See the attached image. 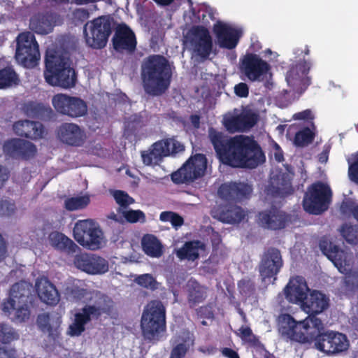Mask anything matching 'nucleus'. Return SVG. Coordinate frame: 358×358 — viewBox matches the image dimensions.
<instances>
[{"label":"nucleus","mask_w":358,"mask_h":358,"mask_svg":"<svg viewBox=\"0 0 358 358\" xmlns=\"http://www.w3.org/2000/svg\"><path fill=\"white\" fill-rule=\"evenodd\" d=\"M208 138L220 162L233 168L255 169L266 160L259 144L244 136L230 137L213 127Z\"/></svg>","instance_id":"nucleus-1"},{"label":"nucleus","mask_w":358,"mask_h":358,"mask_svg":"<svg viewBox=\"0 0 358 358\" xmlns=\"http://www.w3.org/2000/svg\"><path fill=\"white\" fill-rule=\"evenodd\" d=\"M329 306V299L325 294L319 290L310 289L301 306L308 316L302 321L296 322L290 315H282L280 320L279 333L286 339L303 331H310L312 327L321 329L323 322L317 315L326 310Z\"/></svg>","instance_id":"nucleus-2"},{"label":"nucleus","mask_w":358,"mask_h":358,"mask_svg":"<svg viewBox=\"0 0 358 358\" xmlns=\"http://www.w3.org/2000/svg\"><path fill=\"white\" fill-rule=\"evenodd\" d=\"M173 71L163 55H151L141 65V78L145 92L152 96L164 94L170 87Z\"/></svg>","instance_id":"nucleus-3"},{"label":"nucleus","mask_w":358,"mask_h":358,"mask_svg":"<svg viewBox=\"0 0 358 358\" xmlns=\"http://www.w3.org/2000/svg\"><path fill=\"white\" fill-rule=\"evenodd\" d=\"M324 324L322 328L314 327L310 331L306 330L296 334L294 336L286 338V341L299 343H314L315 348L328 355H336L348 349L349 341L345 334L333 331H324Z\"/></svg>","instance_id":"nucleus-4"},{"label":"nucleus","mask_w":358,"mask_h":358,"mask_svg":"<svg viewBox=\"0 0 358 358\" xmlns=\"http://www.w3.org/2000/svg\"><path fill=\"white\" fill-rule=\"evenodd\" d=\"M44 78L48 84L63 88L74 87L77 80L69 58L54 48L46 50Z\"/></svg>","instance_id":"nucleus-5"},{"label":"nucleus","mask_w":358,"mask_h":358,"mask_svg":"<svg viewBox=\"0 0 358 358\" xmlns=\"http://www.w3.org/2000/svg\"><path fill=\"white\" fill-rule=\"evenodd\" d=\"M113 308V301L107 296H103L96 305H85L74 314L73 322L68 327L67 334L71 337L81 336L87 323L92 319L98 320L103 314L109 315Z\"/></svg>","instance_id":"nucleus-6"},{"label":"nucleus","mask_w":358,"mask_h":358,"mask_svg":"<svg viewBox=\"0 0 358 358\" xmlns=\"http://www.w3.org/2000/svg\"><path fill=\"white\" fill-rule=\"evenodd\" d=\"M144 338L149 341L158 340L166 329V308L162 301H150L144 309L141 321Z\"/></svg>","instance_id":"nucleus-7"},{"label":"nucleus","mask_w":358,"mask_h":358,"mask_svg":"<svg viewBox=\"0 0 358 358\" xmlns=\"http://www.w3.org/2000/svg\"><path fill=\"white\" fill-rule=\"evenodd\" d=\"M113 20L108 15H102L88 21L83 27L86 43L94 49L103 48L112 34Z\"/></svg>","instance_id":"nucleus-8"},{"label":"nucleus","mask_w":358,"mask_h":358,"mask_svg":"<svg viewBox=\"0 0 358 358\" xmlns=\"http://www.w3.org/2000/svg\"><path fill=\"white\" fill-rule=\"evenodd\" d=\"M73 238L83 247L96 250L101 248L103 234L92 220H78L73 230Z\"/></svg>","instance_id":"nucleus-9"},{"label":"nucleus","mask_w":358,"mask_h":358,"mask_svg":"<svg viewBox=\"0 0 358 358\" xmlns=\"http://www.w3.org/2000/svg\"><path fill=\"white\" fill-rule=\"evenodd\" d=\"M331 197V191L327 185L322 182L313 183L304 194L303 209L310 214H321L328 208Z\"/></svg>","instance_id":"nucleus-10"},{"label":"nucleus","mask_w":358,"mask_h":358,"mask_svg":"<svg viewBox=\"0 0 358 358\" xmlns=\"http://www.w3.org/2000/svg\"><path fill=\"white\" fill-rule=\"evenodd\" d=\"M15 58L26 68L37 66L40 59L39 45L34 34L31 31H24L16 38Z\"/></svg>","instance_id":"nucleus-11"},{"label":"nucleus","mask_w":358,"mask_h":358,"mask_svg":"<svg viewBox=\"0 0 358 358\" xmlns=\"http://www.w3.org/2000/svg\"><path fill=\"white\" fill-rule=\"evenodd\" d=\"M185 146L173 138H165L154 143L148 150L141 152L143 163L145 166L158 164L164 157L182 152Z\"/></svg>","instance_id":"nucleus-12"},{"label":"nucleus","mask_w":358,"mask_h":358,"mask_svg":"<svg viewBox=\"0 0 358 358\" xmlns=\"http://www.w3.org/2000/svg\"><path fill=\"white\" fill-rule=\"evenodd\" d=\"M207 163L203 154L191 156L181 168L171 175V180L176 184L193 182L204 176Z\"/></svg>","instance_id":"nucleus-13"},{"label":"nucleus","mask_w":358,"mask_h":358,"mask_svg":"<svg viewBox=\"0 0 358 358\" xmlns=\"http://www.w3.org/2000/svg\"><path fill=\"white\" fill-rule=\"evenodd\" d=\"M185 43L203 59L209 57L213 51V39L208 29L203 25L192 26L184 36Z\"/></svg>","instance_id":"nucleus-14"},{"label":"nucleus","mask_w":358,"mask_h":358,"mask_svg":"<svg viewBox=\"0 0 358 358\" xmlns=\"http://www.w3.org/2000/svg\"><path fill=\"white\" fill-rule=\"evenodd\" d=\"M52 104L58 113L72 118L85 116L87 113L86 102L79 97L57 94L52 97Z\"/></svg>","instance_id":"nucleus-15"},{"label":"nucleus","mask_w":358,"mask_h":358,"mask_svg":"<svg viewBox=\"0 0 358 358\" xmlns=\"http://www.w3.org/2000/svg\"><path fill=\"white\" fill-rule=\"evenodd\" d=\"M240 70L252 82L260 81L271 69L269 64L258 55L248 52L240 59Z\"/></svg>","instance_id":"nucleus-16"},{"label":"nucleus","mask_w":358,"mask_h":358,"mask_svg":"<svg viewBox=\"0 0 358 358\" xmlns=\"http://www.w3.org/2000/svg\"><path fill=\"white\" fill-rule=\"evenodd\" d=\"M311 66L312 62L304 59L292 65L286 73L288 85L303 93L311 84V78L308 76Z\"/></svg>","instance_id":"nucleus-17"},{"label":"nucleus","mask_w":358,"mask_h":358,"mask_svg":"<svg viewBox=\"0 0 358 358\" xmlns=\"http://www.w3.org/2000/svg\"><path fill=\"white\" fill-rule=\"evenodd\" d=\"M283 265L280 251L273 247L266 249L261 258L259 265V272L264 280L274 278L280 272Z\"/></svg>","instance_id":"nucleus-18"},{"label":"nucleus","mask_w":358,"mask_h":358,"mask_svg":"<svg viewBox=\"0 0 358 358\" xmlns=\"http://www.w3.org/2000/svg\"><path fill=\"white\" fill-rule=\"evenodd\" d=\"M3 151L6 156L12 159L29 160L36 155L37 149L30 141L14 138L3 143Z\"/></svg>","instance_id":"nucleus-19"},{"label":"nucleus","mask_w":358,"mask_h":358,"mask_svg":"<svg viewBox=\"0 0 358 358\" xmlns=\"http://www.w3.org/2000/svg\"><path fill=\"white\" fill-rule=\"evenodd\" d=\"M112 43L116 52L129 55L135 52L137 45L134 32L126 24H122L116 29Z\"/></svg>","instance_id":"nucleus-20"},{"label":"nucleus","mask_w":358,"mask_h":358,"mask_svg":"<svg viewBox=\"0 0 358 358\" xmlns=\"http://www.w3.org/2000/svg\"><path fill=\"white\" fill-rule=\"evenodd\" d=\"M74 264L78 268L88 274H103L108 271V261L96 255L84 253L76 255Z\"/></svg>","instance_id":"nucleus-21"},{"label":"nucleus","mask_w":358,"mask_h":358,"mask_svg":"<svg viewBox=\"0 0 358 358\" xmlns=\"http://www.w3.org/2000/svg\"><path fill=\"white\" fill-rule=\"evenodd\" d=\"M252 189V186L248 183L231 182L221 185L218 194L226 201H242L250 196Z\"/></svg>","instance_id":"nucleus-22"},{"label":"nucleus","mask_w":358,"mask_h":358,"mask_svg":"<svg viewBox=\"0 0 358 358\" xmlns=\"http://www.w3.org/2000/svg\"><path fill=\"white\" fill-rule=\"evenodd\" d=\"M289 220L288 215L275 206L261 211L258 214L259 224L264 228L271 230L284 229Z\"/></svg>","instance_id":"nucleus-23"},{"label":"nucleus","mask_w":358,"mask_h":358,"mask_svg":"<svg viewBox=\"0 0 358 358\" xmlns=\"http://www.w3.org/2000/svg\"><path fill=\"white\" fill-rule=\"evenodd\" d=\"M213 218L227 224H238L245 217L246 213L243 208L234 204H220L211 210Z\"/></svg>","instance_id":"nucleus-24"},{"label":"nucleus","mask_w":358,"mask_h":358,"mask_svg":"<svg viewBox=\"0 0 358 358\" xmlns=\"http://www.w3.org/2000/svg\"><path fill=\"white\" fill-rule=\"evenodd\" d=\"M310 289L301 276L291 278L283 289L285 299L292 303L296 305L303 304Z\"/></svg>","instance_id":"nucleus-25"},{"label":"nucleus","mask_w":358,"mask_h":358,"mask_svg":"<svg viewBox=\"0 0 358 358\" xmlns=\"http://www.w3.org/2000/svg\"><path fill=\"white\" fill-rule=\"evenodd\" d=\"M57 135L61 142L73 147L82 146L85 141V133L75 123L64 122L57 129Z\"/></svg>","instance_id":"nucleus-26"},{"label":"nucleus","mask_w":358,"mask_h":358,"mask_svg":"<svg viewBox=\"0 0 358 358\" xmlns=\"http://www.w3.org/2000/svg\"><path fill=\"white\" fill-rule=\"evenodd\" d=\"M213 31L220 47L229 50L236 47L241 36L238 29L220 22L214 25Z\"/></svg>","instance_id":"nucleus-27"},{"label":"nucleus","mask_w":358,"mask_h":358,"mask_svg":"<svg viewBox=\"0 0 358 358\" xmlns=\"http://www.w3.org/2000/svg\"><path fill=\"white\" fill-rule=\"evenodd\" d=\"M13 130L15 135L31 140L43 138L45 127L39 122L29 120H21L14 122Z\"/></svg>","instance_id":"nucleus-28"},{"label":"nucleus","mask_w":358,"mask_h":358,"mask_svg":"<svg viewBox=\"0 0 358 358\" xmlns=\"http://www.w3.org/2000/svg\"><path fill=\"white\" fill-rule=\"evenodd\" d=\"M320 248L340 273L343 274L348 273L349 268H347L346 254L344 250L327 240L320 241Z\"/></svg>","instance_id":"nucleus-29"},{"label":"nucleus","mask_w":358,"mask_h":358,"mask_svg":"<svg viewBox=\"0 0 358 358\" xmlns=\"http://www.w3.org/2000/svg\"><path fill=\"white\" fill-rule=\"evenodd\" d=\"M293 173H280L271 178L268 192L275 197H285L293 194Z\"/></svg>","instance_id":"nucleus-30"},{"label":"nucleus","mask_w":358,"mask_h":358,"mask_svg":"<svg viewBox=\"0 0 358 358\" xmlns=\"http://www.w3.org/2000/svg\"><path fill=\"white\" fill-rule=\"evenodd\" d=\"M29 294L30 290L25 282L20 281L13 285L10 289L8 299L3 303V312H10V310L15 308V303H27Z\"/></svg>","instance_id":"nucleus-31"},{"label":"nucleus","mask_w":358,"mask_h":358,"mask_svg":"<svg viewBox=\"0 0 358 358\" xmlns=\"http://www.w3.org/2000/svg\"><path fill=\"white\" fill-rule=\"evenodd\" d=\"M22 110L25 115L31 119L49 120L53 115V110L50 106L33 101L24 103Z\"/></svg>","instance_id":"nucleus-32"},{"label":"nucleus","mask_w":358,"mask_h":358,"mask_svg":"<svg viewBox=\"0 0 358 358\" xmlns=\"http://www.w3.org/2000/svg\"><path fill=\"white\" fill-rule=\"evenodd\" d=\"M208 288L196 280H190L187 284V302L189 308L203 302L207 297Z\"/></svg>","instance_id":"nucleus-33"},{"label":"nucleus","mask_w":358,"mask_h":358,"mask_svg":"<svg viewBox=\"0 0 358 358\" xmlns=\"http://www.w3.org/2000/svg\"><path fill=\"white\" fill-rule=\"evenodd\" d=\"M36 291L40 299L48 305H56L59 301V294L55 286L48 280L36 284Z\"/></svg>","instance_id":"nucleus-34"},{"label":"nucleus","mask_w":358,"mask_h":358,"mask_svg":"<svg viewBox=\"0 0 358 358\" xmlns=\"http://www.w3.org/2000/svg\"><path fill=\"white\" fill-rule=\"evenodd\" d=\"M144 252L151 257L159 258L163 255V245L153 234H145L141 240Z\"/></svg>","instance_id":"nucleus-35"},{"label":"nucleus","mask_w":358,"mask_h":358,"mask_svg":"<svg viewBox=\"0 0 358 358\" xmlns=\"http://www.w3.org/2000/svg\"><path fill=\"white\" fill-rule=\"evenodd\" d=\"M49 241L51 245L56 249L76 252L78 249L77 245L64 234L55 231L49 235Z\"/></svg>","instance_id":"nucleus-36"},{"label":"nucleus","mask_w":358,"mask_h":358,"mask_svg":"<svg viewBox=\"0 0 358 358\" xmlns=\"http://www.w3.org/2000/svg\"><path fill=\"white\" fill-rule=\"evenodd\" d=\"M202 246L199 241H187L176 251V256L181 260L195 261L199 257V249Z\"/></svg>","instance_id":"nucleus-37"},{"label":"nucleus","mask_w":358,"mask_h":358,"mask_svg":"<svg viewBox=\"0 0 358 358\" xmlns=\"http://www.w3.org/2000/svg\"><path fill=\"white\" fill-rule=\"evenodd\" d=\"M0 60V90H4L17 85L20 79L17 73L11 65H1Z\"/></svg>","instance_id":"nucleus-38"},{"label":"nucleus","mask_w":358,"mask_h":358,"mask_svg":"<svg viewBox=\"0 0 358 358\" xmlns=\"http://www.w3.org/2000/svg\"><path fill=\"white\" fill-rule=\"evenodd\" d=\"M30 29L39 34H48L52 30V26L48 17L38 15L30 20Z\"/></svg>","instance_id":"nucleus-39"},{"label":"nucleus","mask_w":358,"mask_h":358,"mask_svg":"<svg viewBox=\"0 0 358 358\" xmlns=\"http://www.w3.org/2000/svg\"><path fill=\"white\" fill-rule=\"evenodd\" d=\"M50 316L49 313H43L38 316L37 324L40 329L43 331H46L51 336H57L58 328L62 323V319L60 317H57L55 321L56 327L53 329L50 324Z\"/></svg>","instance_id":"nucleus-40"},{"label":"nucleus","mask_w":358,"mask_h":358,"mask_svg":"<svg viewBox=\"0 0 358 358\" xmlns=\"http://www.w3.org/2000/svg\"><path fill=\"white\" fill-rule=\"evenodd\" d=\"M6 313L10 317L13 322L21 323L29 318L30 310L29 309L27 303L20 304L15 303V308L10 310V312Z\"/></svg>","instance_id":"nucleus-41"},{"label":"nucleus","mask_w":358,"mask_h":358,"mask_svg":"<svg viewBox=\"0 0 358 358\" xmlns=\"http://www.w3.org/2000/svg\"><path fill=\"white\" fill-rule=\"evenodd\" d=\"M20 338L17 331L10 324L0 322V343L10 344Z\"/></svg>","instance_id":"nucleus-42"},{"label":"nucleus","mask_w":358,"mask_h":358,"mask_svg":"<svg viewBox=\"0 0 358 358\" xmlns=\"http://www.w3.org/2000/svg\"><path fill=\"white\" fill-rule=\"evenodd\" d=\"M90 197L87 195L67 198L64 201V208L69 211L83 209L90 203Z\"/></svg>","instance_id":"nucleus-43"},{"label":"nucleus","mask_w":358,"mask_h":358,"mask_svg":"<svg viewBox=\"0 0 358 358\" xmlns=\"http://www.w3.org/2000/svg\"><path fill=\"white\" fill-rule=\"evenodd\" d=\"M315 138V134L308 127H305L302 130L296 133L294 142L296 146L303 147L313 142Z\"/></svg>","instance_id":"nucleus-44"},{"label":"nucleus","mask_w":358,"mask_h":358,"mask_svg":"<svg viewBox=\"0 0 358 358\" xmlns=\"http://www.w3.org/2000/svg\"><path fill=\"white\" fill-rule=\"evenodd\" d=\"M236 334L243 341L252 347H257L259 344L258 337L252 333L251 328L248 326H241Z\"/></svg>","instance_id":"nucleus-45"},{"label":"nucleus","mask_w":358,"mask_h":358,"mask_svg":"<svg viewBox=\"0 0 358 358\" xmlns=\"http://www.w3.org/2000/svg\"><path fill=\"white\" fill-rule=\"evenodd\" d=\"M341 231L348 243L351 244L358 243V225L343 224Z\"/></svg>","instance_id":"nucleus-46"},{"label":"nucleus","mask_w":358,"mask_h":358,"mask_svg":"<svg viewBox=\"0 0 358 358\" xmlns=\"http://www.w3.org/2000/svg\"><path fill=\"white\" fill-rule=\"evenodd\" d=\"M223 125L229 133L243 131L239 115L224 117Z\"/></svg>","instance_id":"nucleus-47"},{"label":"nucleus","mask_w":358,"mask_h":358,"mask_svg":"<svg viewBox=\"0 0 358 358\" xmlns=\"http://www.w3.org/2000/svg\"><path fill=\"white\" fill-rule=\"evenodd\" d=\"M135 282L147 289L155 290L157 289V282L151 274L145 273L137 276L135 279Z\"/></svg>","instance_id":"nucleus-48"},{"label":"nucleus","mask_w":358,"mask_h":358,"mask_svg":"<svg viewBox=\"0 0 358 358\" xmlns=\"http://www.w3.org/2000/svg\"><path fill=\"white\" fill-rule=\"evenodd\" d=\"M122 215L127 222L129 223H136L138 222H144L145 221V215L141 210H123Z\"/></svg>","instance_id":"nucleus-49"},{"label":"nucleus","mask_w":358,"mask_h":358,"mask_svg":"<svg viewBox=\"0 0 358 358\" xmlns=\"http://www.w3.org/2000/svg\"><path fill=\"white\" fill-rule=\"evenodd\" d=\"M116 203L122 208H126L134 203V199L127 192L122 190H115L113 194Z\"/></svg>","instance_id":"nucleus-50"},{"label":"nucleus","mask_w":358,"mask_h":358,"mask_svg":"<svg viewBox=\"0 0 358 358\" xmlns=\"http://www.w3.org/2000/svg\"><path fill=\"white\" fill-rule=\"evenodd\" d=\"M239 117L243 131L253 127L257 122V115L253 113H241Z\"/></svg>","instance_id":"nucleus-51"},{"label":"nucleus","mask_w":358,"mask_h":358,"mask_svg":"<svg viewBox=\"0 0 358 358\" xmlns=\"http://www.w3.org/2000/svg\"><path fill=\"white\" fill-rule=\"evenodd\" d=\"M240 293L246 297H250L255 292V286L250 279H242L238 282Z\"/></svg>","instance_id":"nucleus-52"},{"label":"nucleus","mask_w":358,"mask_h":358,"mask_svg":"<svg viewBox=\"0 0 358 358\" xmlns=\"http://www.w3.org/2000/svg\"><path fill=\"white\" fill-rule=\"evenodd\" d=\"M352 162L350 159L348 160L349 164L348 176L352 181L358 184V151L352 155Z\"/></svg>","instance_id":"nucleus-53"},{"label":"nucleus","mask_w":358,"mask_h":358,"mask_svg":"<svg viewBox=\"0 0 358 358\" xmlns=\"http://www.w3.org/2000/svg\"><path fill=\"white\" fill-rule=\"evenodd\" d=\"M341 210L344 213H350L358 221V205L352 199H347L342 202Z\"/></svg>","instance_id":"nucleus-54"},{"label":"nucleus","mask_w":358,"mask_h":358,"mask_svg":"<svg viewBox=\"0 0 358 358\" xmlns=\"http://www.w3.org/2000/svg\"><path fill=\"white\" fill-rule=\"evenodd\" d=\"M16 210L15 204L8 200L0 201V215L3 216H10L13 215Z\"/></svg>","instance_id":"nucleus-55"},{"label":"nucleus","mask_w":358,"mask_h":358,"mask_svg":"<svg viewBox=\"0 0 358 358\" xmlns=\"http://www.w3.org/2000/svg\"><path fill=\"white\" fill-rule=\"evenodd\" d=\"M196 315L200 318L212 319L214 317L213 306L212 303H208L196 309Z\"/></svg>","instance_id":"nucleus-56"},{"label":"nucleus","mask_w":358,"mask_h":358,"mask_svg":"<svg viewBox=\"0 0 358 358\" xmlns=\"http://www.w3.org/2000/svg\"><path fill=\"white\" fill-rule=\"evenodd\" d=\"M187 348L184 343H179L175 346L171 352V358H184Z\"/></svg>","instance_id":"nucleus-57"},{"label":"nucleus","mask_w":358,"mask_h":358,"mask_svg":"<svg viewBox=\"0 0 358 358\" xmlns=\"http://www.w3.org/2000/svg\"><path fill=\"white\" fill-rule=\"evenodd\" d=\"M0 358H19V357L15 348L0 346Z\"/></svg>","instance_id":"nucleus-58"},{"label":"nucleus","mask_w":358,"mask_h":358,"mask_svg":"<svg viewBox=\"0 0 358 358\" xmlns=\"http://www.w3.org/2000/svg\"><path fill=\"white\" fill-rule=\"evenodd\" d=\"M234 92L241 98H246L249 95V87L245 83H239L234 87Z\"/></svg>","instance_id":"nucleus-59"},{"label":"nucleus","mask_w":358,"mask_h":358,"mask_svg":"<svg viewBox=\"0 0 358 358\" xmlns=\"http://www.w3.org/2000/svg\"><path fill=\"white\" fill-rule=\"evenodd\" d=\"M10 176L9 169L5 166L0 165V189L4 187Z\"/></svg>","instance_id":"nucleus-60"},{"label":"nucleus","mask_w":358,"mask_h":358,"mask_svg":"<svg viewBox=\"0 0 358 358\" xmlns=\"http://www.w3.org/2000/svg\"><path fill=\"white\" fill-rule=\"evenodd\" d=\"M295 120H312L313 119V116L312 114V111L310 109H306L298 113H296L294 115Z\"/></svg>","instance_id":"nucleus-61"},{"label":"nucleus","mask_w":358,"mask_h":358,"mask_svg":"<svg viewBox=\"0 0 358 358\" xmlns=\"http://www.w3.org/2000/svg\"><path fill=\"white\" fill-rule=\"evenodd\" d=\"M7 243L2 235L0 234V262L3 261L7 256Z\"/></svg>","instance_id":"nucleus-62"},{"label":"nucleus","mask_w":358,"mask_h":358,"mask_svg":"<svg viewBox=\"0 0 358 358\" xmlns=\"http://www.w3.org/2000/svg\"><path fill=\"white\" fill-rule=\"evenodd\" d=\"M273 148H274L273 155H274V158H275V161L278 162H283L284 161L283 152H282L281 148L280 147V145L277 143L274 142Z\"/></svg>","instance_id":"nucleus-63"},{"label":"nucleus","mask_w":358,"mask_h":358,"mask_svg":"<svg viewBox=\"0 0 358 358\" xmlns=\"http://www.w3.org/2000/svg\"><path fill=\"white\" fill-rule=\"evenodd\" d=\"M222 354L227 358H240L237 352L229 348H224Z\"/></svg>","instance_id":"nucleus-64"}]
</instances>
